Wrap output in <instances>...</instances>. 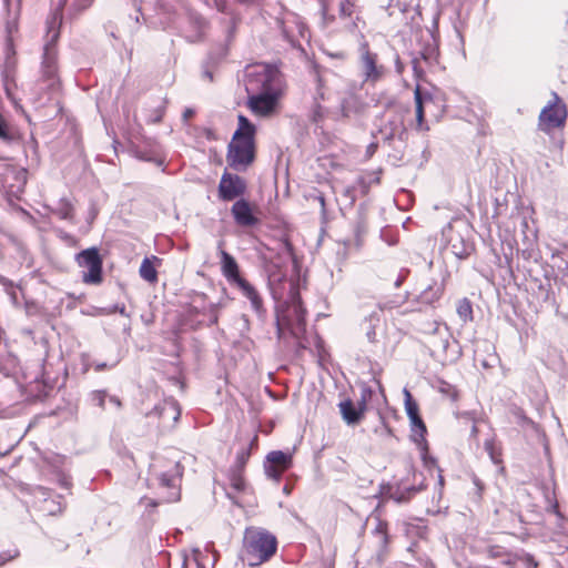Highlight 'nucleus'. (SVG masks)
<instances>
[{
    "mask_svg": "<svg viewBox=\"0 0 568 568\" xmlns=\"http://www.w3.org/2000/svg\"><path fill=\"white\" fill-rule=\"evenodd\" d=\"M93 0H59V6L52 19L48 21L47 41L43 47L42 71L44 77L53 79L57 74V49L55 43L59 39L61 24V10L67 7V16L70 19L79 17L87 10Z\"/></svg>",
    "mask_w": 568,
    "mask_h": 568,
    "instance_id": "f257e3e1",
    "label": "nucleus"
},
{
    "mask_svg": "<svg viewBox=\"0 0 568 568\" xmlns=\"http://www.w3.org/2000/svg\"><path fill=\"white\" fill-rule=\"evenodd\" d=\"M239 126L229 145L227 163L236 170H245L255 158V125L243 114L237 116Z\"/></svg>",
    "mask_w": 568,
    "mask_h": 568,
    "instance_id": "f03ea898",
    "label": "nucleus"
},
{
    "mask_svg": "<svg viewBox=\"0 0 568 568\" xmlns=\"http://www.w3.org/2000/svg\"><path fill=\"white\" fill-rule=\"evenodd\" d=\"M277 549L274 535L264 528L248 527L244 531L242 560L248 566H260L270 560Z\"/></svg>",
    "mask_w": 568,
    "mask_h": 568,
    "instance_id": "7ed1b4c3",
    "label": "nucleus"
},
{
    "mask_svg": "<svg viewBox=\"0 0 568 568\" xmlns=\"http://www.w3.org/2000/svg\"><path fill=\"white\" fill-rule=\"evenodd\" d=\"M245 90L247 93L284 91L283 74L274 64L250 65L245 71Z\"/></svg>",
    "mask_w": 568,
    "mask_h": 568,
    "instance_id": "20e7f679",
    "label": "nucleus"
},
{
    "mask_svg": "<svg viewBox=\"0 0 568 568\" xmlns=\"http://www.w3.org/2000/svg\"><path fill=\"white\" fill-rule=\"evenodd\" d=\"M293 260V248L288 242L281 244V252L276 256L268 253L264 255V270L267 274L268 286L275 298L282 297L281 285L287 280L288 263Z\"/></svg>",
    "mask_w": 568,
    "mask_h": 568,
    "instance_id": "39448f33",
    "label": "nucleus"
},
{
    "mask_svg": "<svg viewBox=\"0 0 568 568\" xmlns=\"http://www.w3.org/2000/svg\"><path fill=\"white\" fill-rule=\"evenodd\" d=\"M443 239L447 248L458 258H466L474 250L473 243L469 241L470 226L462 220H453L442 231Z\"/></svg>",
    "mask_w": 568,
    "mask_h": 568,
    "instance_id": "423d86ee",
    "label": "nucleus"
},
{
    "mask_svg": "<svg viewBox=\"0 0 568 568\" xmlns=\"http://www.w3.org/2000/svg\"><path fill=\"white\" fill-rule=\"evenodd\" d=\"M358 69L363 83L375 85L386 74V68L378 63V55L372 52L368 42L363 40L358 48Z\"/></svg>",
    "mask_w": 568,
    "mask_h": 568,
    "instance_id": "0eeeda50",
    "label": "nucleus"
},
{
    "mask_svg": "<svg viewBox=\"0 0 568 568\" xmlns=\"http://www.w3.org/2000/svg\"><path fill=\"white\" fill-rule=\"evenodd\" d=\"M567 119L566 104L556 92H552V100L542 108L538 118V129L547 134L552 130L562 128Z\"/></svg>",
    "mask_w": 568,
    "mask_h": 568,
    "instance_id": "6e6552de",
    "label": "nucleus"
},
{
    "mask_svg": "<svg viewBox=\"0 0 568 568\" xmlns=\"http://www.w3.org/2000/svg\"><path fill=\"white\" fill-rule=\"evenodd\" d=\"M159 463L160 460H155L151 465V475L159 481L160 486L170 489L165 500L169 503L178 501L180 499L179 481L182 476V467L179 462L173 460L168 469L162 470Z\"/></svg>",
    "mask_w": 568,
    "mask_h": 568,
    "instance_id": "1a4fd4ad",
    "label": "nucleus"
},
{
    "mask_svg": "<svg viewBox=\"0 0 568 568\" xmlns=\"http://www.w3.org/2000/svg\"><path fill=\"white\" fill-rule=\"evenodd\" d=\"M77 264L82 268H88L83 272L82 281L85 284H100L102 282V257L97 247H89L75 255Z\"/></svg>",
    "mask_w": 568,
    "mask_h": 568,
    "instance_id": "9d476101",
    "label": "nucleus"
},
{
    "mask_svg": "<svg viewBox=\"0 0 568 568\" xmlns=\"http://www.w3.org/2000/svg\"><path fill=\"white\" fill-rule=\"evenodd\" d=\"M291 295V304L282 318H277L278 331L282 329V324L285 325L292 333L302 331L305 325V310L302 305L301 297L295 291L294 283H288Z\"/></svg>",
    "mask_w": 568,
    "mask_h": 568,
    "instance_id": "9b49d317",
    "label": "nucleus"
},
{
    "mask_svg": "<svg viewBox=\"0 0 568 568\" xmlns=\"http://www.w3.org/2000/svg\"><path fill=\"white\" fill-rule=\"evenodd\" d=\"M283 92L284 91H263L247 93V106L253 114L268 118L277 111Z\"/></svg>",
    "mask_w": 568,
    "mask_h": 568,
    "instance_id": "f8f14e48",
    "label": "nucleus"
},
{
    "mask_svg": "<svg viewBox=\"0 0 568 568\" xmlns=\"http://www.w3.org/2000/svg\"><path fill=\"white\" fill-rule=\"evenodd\" d=\"M337 19L349 32H361L365 21L361 18L358 0H339Z\"/></svg>",
    "mask_w": 568,
    "mask_h": 568,
    "instance_id": "ddd939ff",
    "label": "nucleus"
},
{
    "mask_svg": "<svg viewBox=\"0 0 568 568\" xmlns=\"http://www.w3.org/2000/svg\"><path fill=\"white\" fill-rule=\"evenodd\" d=\"M246 182L237 174L224 172L219 183V197L222 201L231 202L244 195Z\"/></svg>",
    "mask_w": 568,
    "mask_h": 568,
    "instance_id": "4468645a",
    "label": "nucleus"
},
{
    "mask_svg": "<svg viewBox=\"0 0 568 568\" xmlns=\"http://www.w3.org/2000/svg\"><path fill=\"white\" fill-rule=\"evenodd\" d=\"M404 393L406 396L405 408H406V413L412 423L414 440L419 446H423L422 449L424 452H426L427 450V446H426V442H425L426 426L419 416L418 406L415 402H413L410 393L407 389H405ZM423 457L425 458V453H423Z\"/></svg>",
    "mask_w": 568,
    "mask_h": 568,
    "instance_id": "2eb2a0df",
    "label": "nucleus"
},
{
    "mask_svg": "<svg viewBox=\"0 0 568 568\" xmlns=\"http://www.w3.org/2000/svg\"><path fill=\"white\" fill-rule=\"evenodd\" d=\"M381 139L385 142H390L395 138L404 141L407 135V130L404 124V114L400 110L394 111L387 120L378 129Z\"/></svg>",
    "mask_w": 568,
    "mask_h": 568,
    "instance_id": "dca6fc26",
    "label": "nucleus"
},
{
    "mask_svg": "<svg viewBox=\"0 0 568 568\" xmlns=\"http://www.w3.org/2000/svg\"><path fill=\"white\" fill-rule=\"evenodd\" d=\"M292 466V455L282 450H273L267 454L264 463L266 476L275 481L282 478L284 471Z\"/></svg>",
    "mask_w": 568,
    "mask_h": 568,
    "instance_id": "f3484780",
    "label": "nucleus"
},
{
    "mask_svg": "<svg viewBox=\"0 0 568 568\" xmlns=\"http://www.w3.org/2000/svg\"><path fill=\"white\" fill-rule=\"evenodd\" d=\"M220 264L222 274L231 285L243 280L236 260L224 250H220Z\"/></svg>",
    "mask_w": 568,
    "mask_h": 568,
    "instance_id": "a211bd4d",
    "label": "nucleus"
},
{
    "mask_svg": "<svg viewBox=\"0 0 568 568\" xmlns=\"http://www.w3.org/2000/svg\"><path fill=\"white\" fill-rule=\"evenodd\" d=\"M231 212L239 225L252 226L257 222L256 217L253 215L250 203L244 199L237 200L233 204Z\"/></svg>",
    "mask_w": 568,
    "mask_h": 568,
    "instance_id": "6ab92c4d",
    "label": "nucleus"
},
{
    "mask_svg": "<svg viewBox=\"0 0 568 568\" xmlns=\"http://www.w3.org/2000/svg\"><path fill=\"white\" fill-rule=\"evenodd\" d=\"M242 294L251 302L252 308L256 313H261L263 310V301L253 285H251L245 278L241 280L236 284Z\"/></svg>",
    "mask_w": 568,
    "mask_h": 568,
    "instance_id": "aec40b11",
    "label": "nucleus"
},
{
    "mask_svg": "<svg viewBox=\"0 0 568 568\" xmlns=\"http://www.w3.org/2000/svg\"><path fill=\"white\" fill-rule=\"evenodd\" d=\"M364 407L365 405L363 404L362 407L356 408L351 399H346L339 403L341 414L344 420L349 425L357 424L361 420Z\"/></svg>",
    "mask_w": 568,
    "mask_h": 568,
    "instance_id": "412c9836",
    "label": "nucleus"
},
{
    "mask_svg": "<svg viewBox=\"0 0 568 568\" xmlns=\"http://www.w3.org/2000/svg\"><path fill=\"white\" fill-rule=\"evenodd\" d=\"M373 183H379V176L378 175H371L369 179L366 176H359L357 179V186H347L344 189V195L347 196L351 200V203L355 202L356 192L357 189L361 191L362 194H366L368 192V189L371 184Z\"/></svg>",
    "mask_w": 568,
    "mask_h": 568,
    "instance_id": "4be33fe9",
    "label": "nucleus"
},
{
    "mask_svg": "<svg viewBox=\"0 0 568 568\" xmlns=\"http://www.w3.org/2000/svg\"><path fill=\"white\" fill-rule=\"evenodd\" d=\"M190 22L194 29V31L191 34H185V39L189 42H197L203 37V30L206 26L205 19L200 14H190Z\"/></svg>",
    "mask_w": 568,
    "mask_h": 568,
    "instance_id": "5701e85b",
    "label": "nucleus"
},
{
    "mask_svg": "<svg viewBox=\"0 0 568 568\" xmlns=\"http://www.w3.org/2000/svg\"><path fill=\"white\" fill-rule=\"evenodd\" d=\"M444 291V284L434 282V284L428 285L419 295L420 303L424 304H433L438 301Z\"/></svg>",
    "mask_w": 568,
    "mask_h": 568,
    "instance_id": "b1692460",
    "label": "nucleus"
},
{
    "mask_svg": "<svg viewBox=\"0 0 568 568\" xmlns=\"http://www.w3.org/2000/svg\"><path fill=\"white\" fill-rule=\"evenodd\" d=\"M139 273L140 276L149 283H155L158 281V272L149 257L142 261Z\"/></svg>",
    "mask_w": 568,
    "mask_h": 568,
    "instance_id": "393cba45",
    "label": "nucleus"
},
{
    "mask_svg": "<svg viewBox=\"0 0 568 568\" xmlns=\"http://www.w3.org/2000/svg\"><path fill=\"white\" fill-rule=\"evenodd\" d=\"M414 98L416 103V119L419 124L424 120V103L430 101L432 98L428 93H423L420 88L417 85L414 91Z\"/></svg>",
    "mask_w": 568,
    "mask_h": 568,
    "instance_id": "a878e982",
    "label": "nucleus"
},
{
    "mask_svg": "<svg viewBox=\"0 0 568 568\" xmlns=\"http://www.w3.org/2000/svg\"><path fill=\"white\" fill-rule=\"evenodd\" d=\"M61 497L58 496L55 498H44L43 504L41 506V510L47 513L50 516L59 515L63 511L64 506L61 503Z\"/></svg>",
    "mask_w": 568,
    "mask_h": 568,
    "instance_id": "bb28decb",
    "label": "nucleus"
},
{
    "mask_svg": "<svg viewBox=\"0 0 568 568\" xmlns=\"http://www.w3.org/2000/svg\"><path fill=\"white\" fill-rule=\"evenodd\" d=\"M54 214H57L61 220L71 221L73 219L72 203L67 199H61L54 209Z\"/></svg>",
    "mask_w": 568,
    "mask_h": 568,
    "instance_id": "cd10ccee",
    "label": "nucleus"
},
{
    "mask_svg": "<svg viewBox=\"0 0 568 568\" xmlns=\"http://www.w3.org/2000/svg\"><path fill=\"white\" fill-rule=\"evenodd\" d=\"M456 312L463 323L473 321V306L469 300L463 298L458 301Z\"/></svg>",
    "mask_w": 568,
    "mask_h": 568,
    "instance_id": "c85d7f7f",
    "label": "nucleus"
},
{
    "mask_svg": "<svg viewBox=\"0 0 568 568\" xmlns=\"http://www.w3.org/2000/svg\"><path fill=\"white\" fill-rule=\"evenodd\" d=\"M230 483H231V487L235 491H237V493L243 491L245 488V480L243 477V471L231 469L230 470Z\"/></svg>",
    "mask_w": 568,
    "mask_h": 568,
    "instance_id": "c756f323",
    "label": "nucleus"
},
{
    "mask_svg": "<svg viewBox=\"0 0 568 568\" xmlns=\"http://www.w3.org/2000/svg\"><path fill=\"white\" fill-rule=\"evenodd\" d=\"M250 458V452L248 449H241L237 454H236V458H235V462H234V465L232 466L231 469L233 470H239V471H244V468L247 464V460Z\"/></svg>",
    "mask_w": 568,
    "mask_h": 568,
    "instance_id": "7c9ffc66",
    "label": "nucleus"
},
{
    "mask_svg": "<svg viewBox=\"0 0 568 568\" xmlns=\"http://www.w3.org/2000/svg\"><path fill=\"white\" fill-rule=\"evenodd\" d=\"M433 333L439 335V337H440V347L444 351H446L448 348V345H449V342H448V337H449L448 327L446 325L436 324L434 329H433Z\"/></svg>",
    "mask_w": 568,
    "mask_h": 568,
    "instance_id": "2f4dec72",
    "label": "nucleus"
},
{
    "mask_svg": "<svg viewBox=\"0 0 568 568\" xmlns=\"http://www.w3.org/2000/svg\"><path fill=\"white\" fill-rule=\"evenodd\" d=\"M106 397H108V393L102 389L93 390L90 393L91 404L100 407L101 409H104V407H105Z\"/></svg>",
    "mask_w": 568,
    "mask_h": 568,
    "instance_id": "473e14b6",
    "label": "nucleus"
},
{
    "mask_svg": "<svg viewBox=\"0 0 568 568\" xmlns=\"http://www.w3.org/2000/svg\"><path fill=\"white\" fill-rule=\"evenodd\" d=\"M437 50L434 47H428L424 51L420 52L422 59L429 65L437 62Z\"/></svg>",
    "mask_w": 568,
    "mask_h": 568,
    "instance_id": "72a5a7b5",
    "label": "nucleus"
},
{
    "mask_svg": "<svg viewBox=\"0 0 568 568\" xmlns=\"http://www.w3.org/2000/svg\"><path fill=\"white\" fill-rule=\"evenodd\" d=\"M473 484L475 486L473 500H474V503L479 504L481 500L485 487H484V484L481 483V480L475 475L473 476Z\"/></svg>",
    "mask_w": 568,
    "mask_h": 568,
    "instance_id": "f704fd0d",
    "label": "nucleus"
},
{
    "mask_svg": "<svg viewBox=\"0 0 568 568\" xmlns=\"http://www.w3.org/2000/svg\"><path fill=\"white\" fill-rule=\"evenodd\" d=\"M426 527L423 525H408L406 527V534L409 536H418L419 538H423L426 534Z\"/></svg>",
    "mask_w": 568,
    "mask_h": 568,
    "instance_id": "c9c22d12",
    "label": "nucleus"
},
{
    "mask_svg": "<svg viewBox=\"0 0 568 568\" xmlns=\"http://www.w3.org/2000/svg\"><path fill=\"white\" fill-rule=\"evenodd\" d=\"M324 116V110L322 108V105L320 103H317V97H315V104L312 109V114H311V118H312V121L317 123L318 121H321Z\"/></svg>",
    "mask_w": 568,
    "mask_h": 568,
    "instance_id": "e433bc0d",
    "label": "nucleus"
},
{
    "mask_svg": "<svg viewBox=\"0 0 568 568\" xmlns=\"http://www.w3.org/2000/svg\"><path fill=\"white\" fill-rule=\"evenodd\" d=\"M438 390L443 394L450 396L454 399L456 398L455 388L449 383H447L445 381H439Z\"/></svg>",
    "mask_w": 568,
    "mask_h": 568,
    "instance_id": "4c0bfd02",
    "label": "nucleus"
},
{
    "mask_svg": "<svg viewBox=\"0 0 568 568\" xmlns=\"http://www.w3.org/2000/svg\"><path fill=\"white\" fill-rule=\"evenodd\" d=\"M163 114H164V106H158L156 109H154V111L152 112V114L150 115L148 121L151 123H158L162 120Z\"/></svg>",
    "mask_w": 568,
    "mask_h": 568,
    "instance_id": "58836bf2",
    "label": "nucleus"
},
{
    "mask_svg": "<svg viewBox=\"0 0 568 568\" xmlns=\"http://www.w3.org/2000/svg\"><path fill=\"white\" fill-rule=\"evenodd\" d=\"M548 501V510L557 515L559 518H562V515L559 510V505L555 498L547 497Z\"/></svg>",
    "mask_w": 568,
    "mask_h": 568,
    "instance_id": "ea45409f",
    "label": "nucleus"
},
{
    "mask_svg": "<svg viewBox=\"0 0 568 568\" xmlns=\"http://www.w3.org/2000/svg\"><path fill=\"white\" fill-rule=\"evenodd\" d=\"M0 139L2 140H9L10 133L8 130V125L3 119V116L0 114Z\"/></svg>",
    "mask_w": 568,
    "mask_h": 568,
    "instance_id": "a19ab883",
    "label": "nucleus"
},
{
    "mask_svg": "<svg viewBox=\"0 0 568 568\" xmlns=\"http://www.w3.org/2000/svg\"><path fill=\"white\" fill-rule=\"evenodd\" d=\"M115 365H116V362H114V363H112V364H110V365H109L108 363H105V362H99V363H95V365H94V369H95L97 372H102V371H104V369H106V368H112V367H114Z\"/></svg>",
    "mask_w": 568,
    "mask_h": 568,
    "instance_id": "79ce46f5",
    "label": "nucleus"
},
{
    "mask_svg": "<svg viewBox=\"0 0 568 568\" xmlns=\"http://www.w3.org/2000/svg\"><path fill=\"white\" fill-rule=\"evenodd\" d=\"M407 273H408L407 270H402L400 271V273L398 274L397 278L394 282L395 287H399L404 283V281H405V278L407 276Z\"/></svg>",
    "mask_w": 568,
    "mask_h": 568,
    "instance_id": "37998d69",
    "label": "nucleus"
},
{
    "mask_svg": "<svg viewBox=\"0 0 568 568\" xmlns=\"http://www.w3.org/2000/svg\"><path fill=\"white\" fill-rule=\"evenodd\" d=\"M412 63H413V69H414L415 74L417 77H420L423 74V69L419 65V59L418 58H414L412 60Z\"/></svg>",
    "mask_w": 568,
    "mask_h": 568,
    "instance_id": "c03bdc74",
    "label": "nucleus"
},
{
    "mask_svg": "<svg viewBox=\"0 0 568 568\" xmlns=\"http://www.w3.org/2000/svg\"><path fill=\"white\" fill-rule=\"evenodd\" d=\"M485 449L488 452V454L490 455V458L491 460L497 464L499 460L495 457V454H494V449H493V443L491 442H486L485 443Z\"/></svg>",
    "mask_w": 568,
    "mask_h": 568,
    "instance_id": "a18cd8bd",
    "label": "nucleus"
},
{
    "mask_svg": "<svg viewBox=\"0 0 568 568\" xmlns=\"http://www.w3.org/2000/svg\"><path fill=\"white\" fill-rule=\"evenodd\" d=\"M348 103H349V101H348V100H344V101L342 102V104H341L342 114H343L344 116H349V114H351V109H349V106H348Z\"/></svg>",
    "mask_w": 568,
    "mask_h": 568,
    "instance_id": "49530a36",
    "label": "nucleus"
},
{
    "mask_svg": "<svg viewBox=\"0 0 568 568\" xmlns=\"http://www.w3.org/2000/svg\"><path fill=\"white\" fill-rule=\"evenodd\" d=\"M395 68H396V71H397L398 74L403 73L404 64L402 63V61H400L398 55H396V59H395Z\"/></svg>",
    "mask_w": 568,
    "mask_h": 568,
    "instance_id": "de8ad7c7",
    "label": "nucleus"
},
{
    "mask_svg": "<svg viewBox=\"0 0 568 568\" xmlns=\"http://www.w3.org/2000/svg\"><path fill=\"white\" fill-rule=\"evenodd\" d=\"M194 115V110L193 109H185L184 112H183V119L185 121H187L189 119H191L192 116Z\"/></svg>",
    "mask_w": 568,
    "mask_h": 568,
    "instance_id": "09e8293b",
    "label": "nucleus"
},
{
    "mask_svg": "<svg viewBox=\"0 0 568 568\" xmlns=\"http://www.w3.org/2000/svg\"><path fill=\"white\" fill-rule=\"evenodd\" d=\"M322 14H323L324 19L334 20L333 16H328V9L325 3L322 4Z\"/></svg>",
    "mask_w": 568,
    "mask_h": 568,
    "instance_id": "8fccbe9b",
    "label": "nucleus"
},
{
    "mask_svg": "<svg viewBox=\"0 0 568 568\" xmlns=\"http://www.w3.org/2000/svg\"><path fill=\"white\" fill-rule=\"evenodd\" d=\"M109 402H110L111 404H113L116 408H120V407H121V402H120V399H119L118 397H115V396H110V397H109Z\"/></svg>",
    "mask_w": 568,
    "mask_h": 568,
    "instance_id": "3c124183",
    "label": "nucleus"
},
{
    "mask_svg": "<svg viewBox=\"0 0 568 568\" xmlns=\"http://www.w3.org/2000/svg\"><path fill=\"white\" fill-rule=\"evenodd\" d=\"M240 3L242 4H257L260 3L262 0H237Z\"/></svg>",
    "mask_w": 568,
    "mask_h": 568,
    "instance_id": "603ef678",
    "label": "nucleus"
},
{
    "mask_svg": "<svg viewBox=\"0 0 568 568\" xmlns=\"http://www.w3.org/2000/svg\"><path fill=\"white\" fill-rule=\"evenodd\" d=\"M283 34H284L285 39H286L290 43H292V44L294 45V43H295V42H294V40L290 37V34H288V32L286 31V29H285V28L283 29Z\"/></svg>",
    "mask_w": 568,
    "mask_h": 568,
    "instance_id": "864d4df0",
    "label": "nucleus"
},
{
    "mask_svg": "<svg viewBox=\"0 0 568 568\" xmlns=\"http://www.w3.org/2000/svg\"><path fill=\"white\" fill-rule=\"evenodd\" d=\"M203 77L206 78L209 81H212L213 80V75H212V72L209 71V70H205L203 72Z\"/></svg>",
    "mask_w": 568,
    "mask_h": 568,
    "instance_id": "5fc2aeb1",
    "label": "nucleus"
},
{
    "mask_svg": "<svg viewBox=\"0 0 568 568\" xmlns=\"http://www.w3.org/2000/svg\"><path fill=\"white\" fill-rule=\"evenodd\" d=\"M231 23H232V26H231V27H230V29H229V33H230V34H231V33H233V32H234V30H235V24H236V22H235V19H234V18H232V19H231Z\"/></svg>",
    "mask_w": 568,
    "mask_h": 568,
    "instance_id": "6e6d98bb",
    "label": "nucleus"
},
{
    "mask_svg": "<svg viewBox=\"0 0 568 568\" xmlns=\"http://www.w3.org/2000/svg\"><path fill=\"white\" fill-rule=\"evenodd\" d=\"M342 281V267H338L337 270V273H336V282H341Z\"/></svg>",
    "mask_w": 568,
    "mask_h": 568,
    "instance_id": "4d7b16f0",
    "label": "nucleus"
},
{
    "mask_svg": "<svg viewBox=\"0 0 568 568\" xmlns=\"http://www.w3.org/2000/svg\"><path fill=\"white\" fill-rule=\"evenodd\" d=\"M114 311H118V312H119V313H121L122 315H124V314H125V307H124V306L119 307V306L116 305V306H114Z\"/></svg>",
    "mask_w": 568,
    "mask_h": 568,
    "instance_id": "13d9d810",
    "label": "nucleus"
},
{
    "mask_svg": "<svg viewBox=\"0 0 568 568\" xmlns=\"http://www.w3.org/2000/svg\"><path fill=\"white\" fill-rule=\"evenodd\" d=\"M318 201H320V203H321L322 210L324 211V209H325V199H324V196H323V195H320V196H318Z\"/></svg>",
    "mask_w": 568,
    "mask_h": 568,
    "instance_id": "bf43d9fd",
    "label": "nucleus"
},
{
    "mask_svg": "<svg viewBox=\"0 0 568 568\" xmlns=\"http://www.w3.org/2000/svg\"><path fill=\"white\" fill-rule=\"evenodd\" d=\"M148 501H149V504H148V505H150V506H152V507L158 506V501H155V500L150 499V500H148Z\"/></svg>",
    "mask_w": 568,
    "mask_h": 568,
    "instance_id": "052dcab7",
    "label": "nucleus"
},
{
    "mask_svg": "<svg viewBox=\"0 0 568 568\" xmlns=\"http://www.w3.org/2000/svg\"><path fill=\"white\" fill-rule=\"evenodd\" d=\"M219 10L222 12H226V6L225 4L219 6Z\"/></svg>",
    "mask_w": 568,
    "mask_h": 568,
    "instance_id": "680f3d73",
    "label": "nucleus"
},
{
    "mask_svg": "<svg viewBox=\"0 0 568 568\" xmlns=\"http://www.w3.org/2000/svg\"><path fill=\"white\" fill-rule=\"evenodd\" d=\"M416 546H417V544H416V542H413V544L408 547V550H409V551H413V550H414V547H416Z\"/></svg>",
    "mask_w": 568,
    "mask_h": 568,
    "instance_id": "e2e57ef3",
    "label": "nucleus"
},
{
    "mask_svg": "<svg viewBox=\"0 0 568 568\" xmlns=\"http://www.w3.org/2000/svg\"><path fill=\"white\" fill-rule=\"evenodd\" d=\"M367 335H368V338L372 341L373 336L375 335V333L374 332H372V333L369 332Z\"/></svg>",
    "mask_w": 568,
    "mask_h": 568,
    "instance_id": "0e129e2a",
    "label": "nucleus"
},
{
    "mask_svg": "<svg viewBox=\"0 0 568 568\" xmlns=\"http://www.w3.org/2000/svg\"><path fill=\"white\" fill-rule=\"evenodd\" d=\"M284 493H285V494H290V488H288V486H285V487H284Z\"/></svg>",
    "mask_w": 568,
    "mask_h": 568,
    "instance_id": "69168bd1",
    "label": "nucleus"
},
{
    "mask_svg": "<svg viewBox=\"0 0 568 568\" xmlns=\"http://www.w3.org/2000/svg\"><path fill=\"white\" fill-rule=\"evenodd\" d=\"M394 6H395V4H394V0H390V1H389V3H388V8H392V7H394Z\"/></svg>",
    "mask_w": 568,
    "mask_h": 568,
    "instance_id": "338daca9",
    "label": "nucleus"
},
{
    "mask_svg": "<svg viewBox=\"0 0 568 568\" xmlns=\"http://www.w3.org/2000/svg\"><path fill=\"white\" fill-rule=\"evenodd\" d=\"M212 323H216L217 322V317L214 316L212 320H211Z\"/></svg>",
    "mask_w": 568,
    "mask_h": 568,
    "instance_id": "774afa93",
    "label": "nucleus"
}]
</instances>
